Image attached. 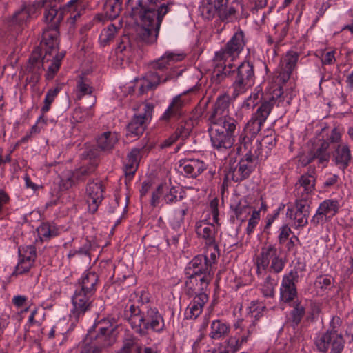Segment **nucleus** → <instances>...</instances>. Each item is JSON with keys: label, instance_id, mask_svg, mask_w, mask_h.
<instances>
[{"label": "nucleus", "instance_id": "1a4fd4ad", "mask_svg": "<svg viewBox=\"0 0 353 353\" xmlns=\"http://www.w3.org/2000/svg\"><path fill=\"white\" fill-rule=\"evenodd\" d=\"M153 109L154 105L148 103L143 105V112L134 115L126 128L128 139H137L143 134L148 123L152 118Z\"/></svg>", "mask_w": 353, "mask_h": 353}, {"label": "nucleus", "instance_id": "680f3d73", "mask_svg": "<svg viewBox=\"0 0 353 353\" xmlns=\"http://www.w3.org/2000/svg\"><path fill=\"white\" fill-rule=\"evenodd\" d=\"M182 234V231L177 230L176 232H168L166 241L168 245L176 246L179 243V239Z\"/></svg>", "mask_w": 353, "mask_h": 353}, {"label": "nucleus", "instance_id": "2eb2a0df", "mask_svg": "<svg viewBox=\"0 0 353 353\" xmlns=\"http://www.w3.org/2000/svg\"><path fill=\"white\" fill-rule=\"evenodd\" d=\"M211 263L206 255H197L188 264L185 272L187 276H212Z\"/></svg>", "mask_w": 353, "mask_h": 353}, {"label": "nucleus", "instance_id": "412c9836", "mask_svg": "<svg viewBox=\"0 0 353 353\" xmlns=\"http://www.w3.org/2000/svg\"><path fill=\"white\" fill-rule=\"evenodd\" d=\"M179 168L187 177L196 178L206 169V165L202 161L189 159L180 161Z\"/></svg>", "mask_w": 353, "mask_h": 353}, {"label": "nucleus", "instance_id": "f704fd0d", "mask_svg": "<svg viewBox=\"0 0 353 353\" xmlns=\"http://www.w3.org/2000/svg\"><path fill=\"white\" fill-rule=\"evenodd\" d=\"M97 167V163L92 161L72 171V173L76 183L84 182L90 175L94 172Z\"/></svg>", "mask_w": 353, "mask_h": 353}, {"label": "nucleus", "instance_id": "09e8293b", "mask_svg": "<svg viewBox=\"0 0 353 353\" xmlns=\"http://www.w3.org/2000/svg\"><path fill=\"white\" fill-rule=\"evenodd\" d=\"M186 209L176 210L174 212L173 218L171 219L170 222V225L173 230L176 232L177 230L183 231V230H181V227L183 224L184 216L186 214Z\"/></svg>", "mask_w": 353, "mask_h": 353}, {"label": "nucleus", "instance_id": "774afa93", "mask_svg": "<svg viewBox=\"0 0 353 353\" xmlns=\"http://www.w3.org/2000/svg\"><path fill=\"white\" fill-rule=\"evenodd\" d=\"M256 322L255 321V320H251V322L249 324L248 326H247L246 327H245V329H241V334L243 336H245L246 337V341H248L250 336H251L252 334L256 332Z\"/></svg>", "mask_w": 353, "mask_h": 353}, {"label": "nucleus", "instance_id": "052dcab7", "mask_svg": "<svg viewBox=\"0 0 353 353\" xmlns=\"http://www.w3.org/2000/svg\"><path fill=\"white\" fill-rule=\"evenodd\" d=\"M219 201L217 198H214L209 204L210 215L212 216V220L216 224H219Z\"/></svg>", "mask_w": 353, "mask_h": 353}, {"label": "nucleus", "instance_id": "393cba45", "mask_svg": "<svg viewBox=\"0 0 353 353\" xmlns=\"http://www.w3.org/2000/svg\"><path fill=\"white\" fill-rule=\"evenodd\" d=\"M196 232L207 245H214L217 227L206 221H200L196 224Z\"/></svg>", "mask_w": 353, "mask_h": 353}, {"label": "nucleus", "instance_id": "ea45409f", "mask_svg": "<svg viewBox=\"0 0 353 353\" xmlns=\"http://www.w3.org/2000/svg\"><path fill=\"white\" fill-rule=\"evenodd\" d=\"M121 9V0H108L104 5V12L110 20H113L118 17Z\"/></svg>", "mask_w": 353, "mask_h": 353}, {"label": "nucleus", "instance_id": "a878e982", "mask_svg": "<svg viewBox=\"0 0 353 353\" xmlns=\"http://www.w3.org/2000/svg\"><path fill=\"white\" fill-rule=\"evenodd\" d=\"M231 326L223 319H215L210 323L209 337L214 341H221L228 336Z\"/></svg>", "mask_w": 353, "mask_h": 353}, {"label": "nucleus", "instance_id": "37998d69", "mask_svg": "<svg viewBox=\"0 0 353 353\" xmlns=\"http://www.w3.org/2000/svg\"><path fill=\"white\" fill-rule=\"evenodd\" d=\"M61 89L62 85L58 84L54 88L48 90L43 101L44 105L41 109L43 114H45L50 110L51 104L54 101Z\"/></svg>", "mask_w": 353, "mask_h": 353}, {"label": "nucleus", "instance_id": "9b49d317", "mask_svg": "<svg viewBox=\"0 0 353 353\" xmlns=\"http://www.w3.org/2000/svg\"><path fill=\"white\" fill-rule=\"evenodd\" d=\"M299 267H294L283 276L279 289L280 299L285 303L293 301L297 297L296 283L299 282Z\"/></svg>", "mask_w": 353, "mask_h": 353}, {"label": "nucleus", "instance_id": "aec40b11", "mask_svg": "<svg viewBox=\"0 0 353 353\" xmlns=\"http://www.w3.org/2000/svg\"><path fill=\"white\" fill-rule=\"evenodd\" d=\"M144 149L145 147H142L141 148H134L128 154L123 168L126 180H131L134 175L142 157V154L144 152Z\"/></svg>", "mask_w": 353, "mask_h": 353}, {"label": "nucleus", "instance_id": "58836bf2", "mask_svg": "<svg viewBox=\"0 0 353 353\" xmlns=\"http://www.w3.org/2000/svg\"><path fill=\"white\" fill-rule=\"evenodd\" d=\"M116 335H110L99 331L91 342L96 345L102 352L106 347L113 345L116 341Z\"/></svg>", "mask_w": 353, "mask_h": 353}, {"label": "nucleus", "instance_id": "864d4df0", "mask_svg": "<svg viewBox=\"0 0 353 353\" xmlns=\"http://www.w3.org/2000/svg\"><path fill=\"white\" fill-rule=\"evenodd\" d=\"M248 308L252 320L256 322L263 316L265 307L260 303L252 301Z\"/></svg>", "mask_w": 353, "mask_h": 353}, {"label": "nucleus", "instance_id": "7ed1b4c3", "mask_svg": "<svg viewBox=\"0 0 353 353\" xmlns=\"http://www.w3.org/2000/svg\"><path fill=\"white\" fill-rule=\"evenodd\" d=\"M212 61V83L219 84L225 79H230L232 81L234 97L244 93L254 85L255 75L252 62L244 61L238 67L233 68V65L230 63L226 64L225 61H215V57Z\"/></svg>", "mask_w": 353, "mask_h": 353}, {"label": "nucleus", "instance_id": "6e6d98bb", "mask_svg": "<svg viewBox=\"0 0 353 353\" xmlns=\"http://www.w3.org/2000/svg\"><path fill=\"white\" fill-rule=\"evenodd\" d=\"M33 265L34 263L32 261L19 258V261L15 267L14 271L13 272V274L18 275L26 273L29 272Z\"/></svg>", "mask_w": 353, "mask_h": 353}, {"label": "nucleus", "instance_id": "c9c22d12", "mask_svg": "<svg viewBox=\"0 0 353 353\" xmlns=\"http://www.w3.org/2000/svg\"><path fill=\"white\" fill-rule=\"evenodd\" d=\"M175 77L174 72L172 71H170L165 74H160L156 71H150L146 74L144 80L148 82L153 89H154L159 83H165Z\"/></svg>", "mask_w": 353, "mask_h": 353}, {"label": "nucleus", "instance_id": "4d7b16f0", "mask_svg": "<svg viewBox=\"0 0 353 353\" xmlns=\"http://www.w3.org/2000/svg\"><path fill=\"white\" fill-rule=\"evenodd\" d=\"M260 221V212L259 210H253L251 216L248 220V223L246 228V234L250 235L254 232V230Z\"/></svg>", "mask_w": 353, "mask_h": 353}, {"label": "nucleus", "instance_id": "4c0bfd02", "mask_svg": "<svg viewBox=\"0 0 353 353\" xmlns=\"http://www.w3.org/2000/svg\"><path fill=\"white\" fill-rule=\"evenodd\" d=\"M305 315V308L299 302H295L292 310L290 312L288 321L293 327H297Z\"/></svg>", "mask_w": 353, "mask_h": 353}, {"label": "nucleus", "instance_id": "0e129e2a", "mask_svg": "<svg viewBox=\"0 0 353 353\" xmlns=\"http://www.w3.org/2000/svg\"><path fill=\"white\" fill-rule=\"evenodd\" d=\"M119 353H141V347L134 346L133 342L129 341L126 342Z\"/></svg>", "mask_w": 353, "mask_h": 353}, {"label": "nucleus", "instance_id": "f8f14e48", "mask_svg": "<svg viewBox=\"0 0 353 353\" xmlns=\"http://www.w3.org/2000/svg\"><path fill=\"white\" fill-rule=\"evenodd\" d=\"M94 295V294L76 288L72 297V308L70 318L78 321L85 312L91 310L93 306Z\"/></svg>", "mask_w": 353, "mask_h": 353}, {"label": "nucleus", "instance_id": "5701e85b", "mask_svg": "<svg viewBox=\"0 0 353 353\" xmlns=\"http://www.w3.org/2000/svg\"><path fill=\"white\" fill-rule=\"evenodd\" d=\"M184 53H176L167 51L158 59L151 63V67L155 70L163 71L168 69L172 64L184 59Z\"/></svg>", "mask_w": 353, "mask_h": 353}, {"label": "nucleus", "instance_id": "6e6552de", "mask_svg": "<svg viewBox=\"0 0 353 353\" xmlns=\"http://www.w3.org/2000/svg\"><path fill=\"white\" fill-rule=\"evenodd\" d=\"M314 342L317 350L321 353L329 351L330 353H342L345 344L343 335L339 333L336 327L317 336Z\"/></svg>", "mask_w": 353, "mask_h": 353}, {"label": "nucleus", "instance_id": "c85d7f7f", "mask_svg": "<svg viewBox=\"0 0 353 353\" xmlns=\"http://www.w3.org/2000/svg\"><path fill=\"white\" fill-rule=\"evenodd\" d=\"M208 121L210 122V130L223 132L224 133H237L238 122L232 117Z\"/></svg>", "mask_w": 353, "mask_h": 353}, {"label": "nucleus", "instance_id": "2f4dec72", "mask_svg": "<svg viewBox=\"0 0 353 353\" xmlns=\"http://www.w3.org/2000/svg\"><path fill=\"white\" fill-rule=\"evenodd\" d=\"M246 343V337L243 336L239 332H236L233 336L227 339L220 347L228 353H235Z\"/></svg>", "mask_w": 353, "mask_h": 353}, {"label": "nucleus", "instance_id": "5fc2aeb1", "mask_svg": "<svg viewBox=\"0 0 353 353\" xmlns=\"http://www.w3.org/2000/svg\"><path fill=\"white\" fill-rule=\"evenodd\" d=\"M178 194L179 188L175 186H172L163 196V200L165 203L168 205L179 201L183 199V196L181 194V192H180L179 196H178Z\"/></svg>", "mask_w": 353, "mask_h": 353}, {"label": "nucleus", "instance_id": "423d86ee", "mask_svg": "<svg viewBox=\"0 0 353 353\" xmlns=\"http://www.w3.org/2000/svg\"><path fill=\"white\" fill-rule=\"evenodd\" d=\"M283 88L278 86L272 92L263 99L261 105L252 114L247 123L245 130L251 137H255L261 130L272 110L274 106H279L284 102Z\"/></svg>", "mask_w": 353, "mask_h": 353}, {"label": "nucleus", "instance_id": "a211bd4d", "mask_svg": "<svg viewBox=\"0 0 353 353\" xmlns=\"http://www.w3.org/2000/svg\"><path fill=\"white\" fill-rule=\"evenodd\" d=\"M316 176L314 168L302 174L295 184V195L310 197L315 190Z\"/></svg>", "mask_w": 353, "mask_h": 353}, {"label": "nucleus", "instance_id": "69168bd1", "mask_svg": "<svg viewBox=\"0 0 353 353\" xmlns=\"http://www.w3.org/2000/svg\"><path fill=\"white\" fill-rule=\"evenodd\" d=\"M279 230L280 232L278 237L279 243L282 245L288 239L290 234L292 233V230L287 225L281 227Z\"/></svg>", "mask_w": 353, "mask_h": 353}, {"label": "nucleus", "instance_id": "603ef678", "mask_svg": "<svg viewBox=\"0 0 353 353\" xmlns=\"http://www.w3.org/2000/svg\"><path fill=\"white\" fill-rule=\"evenodd\" d=\"M72 171H67L62 174L59 181V188L61 190H67L74 185H76V181L74 180Z\"/></svg>", "mask_w": 353, "mask_h": 353}, {"label": "nucleus", "instance_id": "20e7f679", "mask_svg": "<svg viewBox=\"0 0 353 353\" xmlns=\"http://www.w3.org/2000/svg\"><path fill=\"white\" fill-rule=\"evenodd\" d=\"M125 316L132 328L140 335H145L148 329L161 332L165 327L163 318L158 310L143 303L141 305L131 304L125 310Z\"/></svg>", "mask_w": 353, "mask_h": 353}, {"label": "nucleus", "instance_id": "f03ea898", "mask_svg": "<svg viewBox=\"0 0 353 353\" xmlns=\"http://www.w3.org/2000/svg\"><path fill=\"white\" fill-rule=\"evenodd\" d=\"M158 0H128L131 15L139 19L137 37L143 43L152 45L157 42L163 18L169 12L168 5L157 6Z\"/></svg>", "mask_w": 353, "mask_h": 353}, {"label": "nucleus", "instance_id": "e2e57ef3", "mask_svg": "<svg viewBox=\"0 0 353 353\" xmlns=\"http://www.w3.org/2000/svg\"><path fill=\"white\" fill-rule=\"evenodd\" d=\"M321 312V307L318 303H314L311 305V309L307 316V320L308 321H315L317 320L319 315Z\"/></svg>", "mask_w": 353, "mask_h": 353}, {"label": "nucleus", "instance_id": "7c9ffc66", "mask_svg": "<svg viewBox=\"0 0 353 353\" xmlns=\"http://www.w3.org/2000/svg\"><path fill=\"white\" fill-rule=\"evenodd\" d=\"M98 281L99 276L95 272H84L81 277L78 280L77 289L94 294Z\"/></svg>", "mask_w": 353, "mask_h": 353}, {"label": "nucleus", "instance_id": "9d476101", "mask_svg": "<svg viewBox=\"0 0 353 353\" xmlns=\"http://www.w3.org/2000/svg\"><path fill=\"white\" fill-rule=\"evenodd\" d=\"M245 46L244 34L239 30L234 34L225 46L215 53V61H234L243 50Z\"/></svg>", "mask_w": 353, "mask_h": 353}, {"label": "nucleus", "instance_id": "a18cd8bd", "mask_svg": "<svg viewBox=\"0 0 353 353\" xmlns=\"http://www.w3.org/2000/svg\"><path fill=\"white\" fill-rule=\"evenodd\" d=\"M296 201L293 207H291V210L297 212H302L309 213L310 212V197L305 196L295 195Z\"/></svg>", "mask_w": 353, "mask_h": 353}, {"label": "nucleus", "instance_id": "72a5a7b5", "mask_svg": "<svg viewBox=\"0 0 353 353\" xmlns=\"http://www.w3.org/2000/svg\"><path fill=\"white\" fill-rule=\"evenodd\" d=\"M118 141L117 134L110 131L102 133L97 139L98 148L103 151H110Z\"/></svg>", "mask_w": 353, "mask_h": 353}, {"label": "nucleus", "instance_id": "f257e3e1", "mask_svg": "<svg viewBox=\"0 0 353 353\" xmlns=\"http://www.w3.org/2000/svg\"><path fill=\"white\" fill-rule=\"evenodd\" d=\"M64 12L60 6L54 5L46 10L44 18L48 23V28L45 29L42 34L41 46L45 54L41 57V50L36 48L31 54L27 65L26 81L34 85L40 79L41 74L44 70V64L50 62L48 66L46 78L52 79L59 70L61 61L64 54L59 52V27L63 19Z\"/></svg>", "mask_w": 353, "mask_h": 353}, {"label": "nucleus", "instance_id": "4be33fe9", "mask_svg": "<svg viewBox=\"0 0 353 353\" xmlns=\"http://www.w3.org/2000/svg\"><path fill=\"white\" fill-rule=\"evenodd\" d=\"M230 96L224 94L220 95L216 100L212 111L209 114L208 121L230 117L229 115Z\"/></svg>", "mask_w": 353, "mask_h": 353}, {"label": "nucleus", "instance_id": "f3484780", "mask_svg": "<svg viewBox=\"0 0 353 353\" xmlns=\"http://www.w3.org/2000/svg\"><path fill=\"white\" fill-rule=\"evenodd\" d=\"M212 279V276H187L185 285L189 296H200L208 294V286Z\"/></svg>", "mask_w": 353, "mask_h": 353}, {"label": "nucleus", "instance_id": "79ce46f5", "mask_svg": "<svg viewBox=\"0 0 353 353\" xmlns=\"http://www.w3.org/2000/svg\"><path fill=\"white\" fill-rule=\"evenodd\" d=\"M328 148L329 142L323 141L321 145L312 154L314 159H317L319 163L323 165V167L327 165L330 159V154L327 152Z\"/></svg>", "mask_w": 353, "mask_h": 353}, {"label": "nucleus", "instance_id": "4468645a", "mask_svg": "<svg viewBox=\"0 0 353 353\" xmlns=\"http://www.w3.org/2000/svg\"><path fill=\"white\" fill-rule=\"evenodd\" d=\"M339 208L340 204L338 200L325 199L320 203L310 223L314 226H316L328 221L339 212Z\"/></svg>", "mask_w": 353, "mask_h": 353}, {"label": "nucleus", "instance_id": "473e14b6", "mask_svg": "<svg viewBox=\"0 0 353 353\" xmlns=\"http://www.w3.org/2000/svg\"><path fill=\"white\" fill-rule=\"evenodd\" d=\"M40 7L39 4H25L14 15V19L16 23L22 26L27 23L28 20L34 17L37 9Z\"/></svg>", "mask_w": 353, "mask_h": 353}, {"label": "nucleus", "instance_id": "ddd939ff", "mask_svg": "<svg viewBox=\"0 0 353 353\" xmlns=\"http://www.w3.org/2000/svg\"><path fill=\"white\" fill-rule=\"evenodd\" d=\"M105 186L99 180L90 181L86 186V203L88 211L95 213L104 199Z\"/></svg>", "mask_w": 353, "mask_h": 353}, {"label": "nucleus", "instance_id": "49530a36", "mask_svg": "<svg viewBox=\"0 0 353 353\" xmlns=\"http://www.w3.org/2000/svg\"><path fill=\"white\" fill-rule=\"evenodd\" d=\"M99 331L110 335H116L117 322L114 319H104L99 323Z\"/></svg>", "mask_w": 353, "mask_h": 353}, {"label": "nucleus", "instance_id": "0eeeda50", "mask_svg": "<svg viewBox=\"0 0 353 353\" xmlns=\"http://www.w3.org/2000/svg\"><path fill=\"white\" fill-rule=\"evenodd\" d=\"M257 157L256 152L252 154L250 150L239 161L230 159L225 178L231 179L234 182L248 179L255 168Z\"/></svg>", "mask_w": 353, "mask_h": 353}, {"label": "nucleus", "instance_id": "e433bc0d", "mask_svg": "<svg viewBox=\"0 0 353 353\" xmlns=\"http://www.w3.org/2000/svg\"><path fill=\"white\" fill-rule=\"evenodd\" d=\"M309 216V213L292 210L290 207L286 210V216L294 221V227L296 229L305 227L308 223Z\"/></svg>", "mask_w": 353, "mask_h": 353}, {"label": "nucleus", "instance_id": "39448f33", "mask_svg": "<svg viewBox=\"0 0 353 353\" xmlns=\"http://www.w3.org/2000/svg\"><path fill=\"white\" fill-rule=\"evenodd\" d=\"M187 93L188 92H184L173 97L160 117V120L165 123H169L172 120L179 121L174 133V140L186 139L192 128V121L186 117L187 106L191 101Z\"/></svg>", "mask_w": 353, "mask_h": 353}, {"label": "nucleus", "instance_id": "bb28decb", "mask_svg": "<svg viewBox=\"0 0 353 353\" xmlns=\"http://www.w3.org/2000/svg\"><path fill=\"white\" fill-rule=\"evenodd\" d=\"M277 255L278 251L275 245H269L263 247L256 258L257 274H261V270H266L270 261H272Z\"/></svg>", "mask_w": 353, "mask_h": 353}, {"label": "nucleus", "instance_id": "bf43d9fd", "mask_svg": "<svg viewBox=\"0 0 353 353\" xmlns=\"http://www.w3.org/2000/svg\"><path fill=\"white\" fill-rule=\"evenodd\" d=\"M284 267H285V261L278 254L271 261V264L270 266V270L273 272L274 273L278 274L283 271Z\"/></svg>", "mask_w": 353, "mask_h": 353}, {"label": "nucleus", "instance_id": "13d9d810", "mask_svg": "<svg viewBox=\"0 0 353 353\" xmlns=\"http://www.w3.org/2000/svg\"><path fill=\"white\" fill-rule=\"evenodd\" d=\"M341 141V132L339 128L334 127L333 128L330 132L327 134L326 140L323 141L329 142V145L330 143H339Z\"/></svg>", "mask_w": 353, "mask_h": 353}, {"label": "nucleus", "instance_id": "338daca9", "mask_svg": "<svg viewBox=\"0 0 353 353\" xmlns=\"http://www.w3.org/2000/svg\"><path fill=\"white\" fill-rule=\"evenodd\" d=\"M130 41L128 37L124 35L119 39V42L117 46V51L119 52H123L125 50H130Z\"/></svg>", "mask_w": 353, "mask_h": 353}, {"label": "nucleus", "instance_id": "a19ab883", "mask_svg": "<svg viewBox=\"0 0 353 353\" xmlns=\"http://www.w3.org/2000/svg\"><path fill=\"white\" fill-rule=\"evenodd\" d=\"M37 232L42 240L50 239L59 235V228L54 224L42 223L37 228Z\"/></svg>", "mask_w": 353, "mask_h": 353}, {"label": "nucleus", "instance_id": "de8ad7c7", "mask_svg": "<svg viewBox=\"0 0 353 353\" xmlns=\"http://www.w3.org/2000/svg\"><path fill=\"white\" fill-rule=\"evenodd\" d=\"M18 253L19 258L34 263L37 257L36 248L34 245L21 246L19 248Z\"/></svg>", "mask_w": 353, "mask_h": 353}, {"label": "nucleus", "instance_id": "dca6fc26", "mask_svg": "<svg viewBox=\"0 0 353 353\" xmlns=\"http://www.w3.org/2000/svg\"><path fill=\"white\" fill-rule=\"evenodd\" d=\"M208 131L212 145L218 152H226L233 146L236 134L224 133L209 128Z\"/></svg>", "mask_w": 353, "mask_h": 353}, {"label": "nucleus", "instance_id": "b1692460", "mask_svg": "<svg viewBox=\"0 0 353 353\" xmlns=\"http://www.w3.org/2000/svg\"><path fill=\"white\" fill-rule=\"evenodd\" d=\"M299 55L296 52H288L281 61V72L277 78L280 81L285 83L290 79L292 71L294 70Z\"/></svg>", "mask_w": 353, "mask_h": 353}, {"label": "nucleus", "instance_id": "c756f323", "mask_svg": "<svg viewBox=\"0 0 353 353\" xmlns=\"http://www.w3.org/2000/svg\"><path fill=\"white\" fill-rule=\"evenodd\" d=\"M194 296L185 311V317L187 319H196L201 314L203 306L209 299L208 294H203Z\"/></svg>", "mask_w": 353, "mask_h": 353}, {"label": "nucleus", "instance_id": "6ab92c4d", "mask_svg": "<svg viewBox=\"0 0 353 353\" xmlns=\"http://www.w3.org/2000/svg\"><path fill=\"white\" fill-rule=\"evenodd\" d=\"M352 161L350 147L347 143L338 144L332 152V161L343 172L349 167Z\"/></svg>", "mask_w": 353, "mask_h": 353}, {"label": "nucleus", "instance_id": "3c124183", "mask_svg": "<svg viewBox=\"0 0 353 353\" xmlns=\"http://www.w3.org/2000/svg\"><path fill=\"white\" fill-rule=\"evenodd\" d=\"M277 285V280L271 276H267L262 286L261 291L266 297H272L274 295L275 287Z\"/></svg>", "mask_w": 353, "mask_h": 353}, {"label": "nucleus", "instance_id": "8fccbe9b", "mask_svg": "<svg viewBox=\"0 0 353 353\" xmlns=\"http://www.w3.org/2000/svg\"><path fill=\"white\" fill-rule=\"evenodd\" d=\"M117 32V29L114 24H110L106 28H104L99 38L101 44L103 46L107 45L114 39Z\"/></svg>", "mask_w": 353, "mask_h": 353}, {"label": "nucleus", "instance_id": "cd10ccee", "mask_svg": "<svg viewBox=\"0 0 353 353\" xmlns=\"http://www.w3.org/2000/svg\"><path fill=\"white\" fill-rule=\"evenodd\" d=\"M230 209L234 216L241 221H244L247 216L252 213V207L245 198H235L232 200Z\"/></svg>", "mask_w": 353, "mask_h": 353}, {"label": "nucleus", "instance_id": "c03bdc74", "mask_svg": "<svg viewBox=\"0 0 353 353\" xmlns=\"http://www.w3.org/2000/svg\"><path fill=\"white\" fill-rule=\"evenodd\" d=\"M93 92V88L90 85L88 79L80 77L77 81L76 96L81 99L85 94H90Z\"/></svg>", "mask_w": 353, "mask_h": 353}]
</instances>
